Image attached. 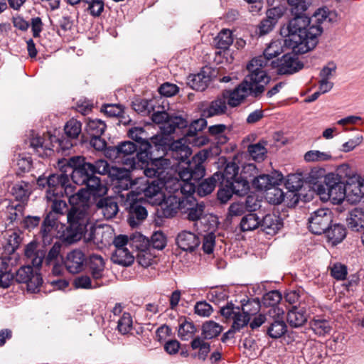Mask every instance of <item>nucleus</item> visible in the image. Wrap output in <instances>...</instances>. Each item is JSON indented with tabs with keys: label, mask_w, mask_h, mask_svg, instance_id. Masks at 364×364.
<instances>
[{
	"label": "nucleus",
	"mask_w": 364,
	"mask_h": 364,
	"mask_svg": "<svg viewBox=\"0 0 364 364\" xmlns=\"http://www.w3.org/2000/svg\"><path fill=\"white\" fill-rule=\"evenodd\" d=\"M287 2L294 17L281 30V34L286 38L284 45L296 52L307 53L317 45L322 28L311 25L310 18L303 15L308 8L306 0H287Z\"/></svg>",
	"instance_id": "1"
},
{
	"label": "nucleus",
	"mask_w": 364,
	"mask_h": 364,
	"mask_svg": "<svg viewBox=\"0 0 364 364\" xmlns=\"http://www.w3.org/2000/svg\"><path fill=\"white\" fill-rule=\"evenodd\" d=\"M63 164L74 183L79 186H84L79 191H81L84 196H102L107 193V188L101 181L100 178L96 176L105 171L107 167V161L105 159H97L92 162L88 161L86 158L80 156H72L69 159L60 160Z\"/></svg>",
	"instance_id": "2"
},
{
	"label": "nucleus",
	"mask_w": 364,
	"mask_h": 364,
	"mask_svg": "<svg viewBox=\"0 0 364 364\" xmlns=\"http://www.w3.org/2000/svg\"><path fill=\"white\" fill-rule=\"evenodd\" d=\"M79 202L72 205L67 213V223L63 228L60 239L67 245H72L84 238L86 242L95 240V225L90 213L89 196L81 191L76 195Z\"/></svg>",
	"instance_id": "3"
},
{
	"label": "nucleus",
	"mask_w": 364,
	"mask_h": 364,
	"mask_svg": "<svg viewBox=\"0 0 364 364\" xmlns=\"http://www.w3.org/2000/svg\"><path fill=\"white\" fill-rule=\"evenodd\" d=\"M205 157L201 154H196L182 166L178 172V176L183 184L177 181L174 183L175 188L173 192L180 190L181 193L187 192L191 196L195 191L201 196H205L211 193L218 183V175L213 174L212 176L199 181L204 177L205 174V168L203 165Z\"/></svg>",
	"instance_id": "4"
},
{
	"label": "nucleus",
	"mask_w": 364,
	"mask_h": 364,
	"mask_svg": "<svg viewBox=\"0 0 364 364\" xmlns=\"http://www.w3.org/2000/svg\"><path fill=\"white\" fill-rule=\"evenodd\" d=\"M248 73L244 80L233 90L223 91L230 107H235L240 105L249 95L258 97L264 92L265 86L267 85L263 81L264 74Z\"/></svg>",
	"instance_id": "5"
},
{
	"label": "nucleus",
	"mask_w": 364,
	"mask_h": 364,
	"mask_svg": "<svg viewBox=\"0 0 364 364\" xmlns=\"http://www.w3.org/2000/svg\"><path fill=\"white\" fill-rule=\"evenodd\" d=\"M61 247V244L56 242L53 245L48 254L46 255L44 250L38 249L37 244L31 242L26 247L25 255L33 267L40 268L43 261L47 266L57 263Z\"/></svg>",
	"instance_id": "6"
},
{
	"label": "nucleus",
	"mask_w": 364,
	"mask_h": 364,
	"mask_svg": "<svg viewBox=\"0 0 364 364\" xmlns=\"http://www.w3.org/2000/svg\"><path fill=\"white\" fill-rule=\"evenodd\" d=\"M283 53V46L281 41H272L264 49L262 55L253 58L247 65V70L250 73L264 74V82L267 84L270 80V77L267 75L264 68L267 65L268 62L274 58L277 57Z\"/></svg>",
	"instance_id": "7"
},
{
	"label": "nucleus",
	"mask_w": 364,
	"mask_h": 364,
	"mask_svg": "<svg viewBox=\"0 0 364 364\" xmlns=\"http://www.w3.org/2000/svg\"><path fill=\"white\" fill-rule=\"evenodd\" d=\"M317 193L324 199H330L333 203H341L346 198V183L342 182L337 174L328 173L323 184L317 188Z\"/></svg>",
	"instance_id": "8"
},
{
	"label": "nucleus",
	"mask_w": 364,
	"mask_h": 364,
	"mask_svg": "<svg viewBox=\"0 0 364 364\" xmlns=\"http://www.w3.org/2000/svg\"><path fill=\"white\" fill-rule=\"evenodd\" d=\"M137 145L130 141H124L116 146H108L105 150V156L134 169L135 166L134 156L138 148Z\"/></svg>",
	"instance_id": "9"
},
{
	"label": "nucleus",
	"mask_w": 364,
	"mask_h": 364,
	"mask_svg": "<svg viewBox=\"0 0 364 364\" xmlns=\"http://www.w3.org/2000/svg\"><path fill=\"white\" fill-rule=\"evenodd\" d=\"M58 161V167L60 173H54L50 175L46 178V183L48 189L46 191V198L48 200H52L53 197L68 196V190L71 191V186L70 184V178L68 172L64 171L66 170L65 166L62 167Z\"/></svg>",
	"instance_id": "10"
},
{
	"label": "nucleus",
	"mask_w": 364,
	"mask_h": 364,
	"mask_svg": "<svg viewBox=\"0 0 364 364\" xmlns=\"http://www.w3.org/2000/svg\"><path fill=\"white\" fill-rule=\"evenodd\" d=\"M165 181L161 179H147L139 188V193L143 195L146 202L152 205H159L165 198Z\"/></svg>",
	"instance_id": "11"
},
{
	"label": "nucleus",
	"mask_w": 364,
	"mask_h": 364,
	"mask_svg": "<svg viewBox=\"0 0 364 364\" xmlns=\"http://www.w3.org/2000/svg\"><path fill=\"white\" fill-rule=\"evenodd\" d=\"M15 280L18 283L25 284L27 291L31 293L39 291L43 284V278L39 268L33 269L31 265L20 267L16 272Z\"/></svg>",
	"instance_id": "12"
},
{
	"label": "nucleus",
	"mask_w": 364,
	"mask_h": 364,
	"mask_svg": "<svg viewBox=\"0 0 364 364\" xmlns=\"http://www.w3.org/2000/svg\"><path fill=\"white\" fill-rule=\"evenodd\" d=\"M333 213L328 208L313 212L308 219L309 229L314 235L325 234L333 223Z\"/></svg>",
	"instance_id": "13"
},
{
	"label": "nucleus",
	"mask_w": 364,
	"mask_h": 364,
	"mask_svg": "<svg viewBox=\"0 0 364 364\" xmlns=\"http://www.w3.org/2000/svg\"><path fill=\"white\" fill-rule=\"evenodd\" d=\"M284 311L280 308L270 309V316L265 328L266 334L273 339L282 338L287 332V325L284 320Z\"/></svg>",
	"instance_id": "14"
},
{
	"label": "nucleus",
	"mask_w": 364,
	"mask_h": 364,
	"mask_svg": "<svg viewBox=\"0 0 364 364\" xmlns=\"http://www.w3.org/2000/svg\"><path fill=\"white\" fill-rule=\"evenodd\" d=\"M292 53H287L282 56L281 59L272 60L271 65L274 68H277V72L280 75L293 74L304 67L296 56L297 54H304V53H298L294 51L291 48Z\"/></svg>",
	"instance_id": "15"
},
{
	"label": "nucleus",
	"mask_w": 364,
	"mask_h": 364,
	"mask_svg": "<svg viewBox=\"0 0 364 364\" xmlns=\"http://www.w3.org/2000/svg\"><path fill=\"white\" fill-rule=\"evenodd\" d=\"M220 314L226 319H232L233 323L231 326L237 331H240L250 323V318L244 314L240 307L235 306L232 302H228L225 306L220 309Z\"/></svg>",
	"instance_id": "16"
},
{
	"label": "nucleus",
	"mask_w": 364,
	"mask_h": 364,
	"mask_svg": "<svg viewBox=\"0 0 364 364\" xmlns=\"http://www.w3.org/2000/svg\"><path fill=\"white\" fill-rule=\"evenodd\" d=\"M129 196V195H127ZM141 198H127L126 201L127 210V221L132 228L137 226L147 217V210L143 205Z\"/></svg>",
	"instance_id": "17"
},
{
	"label": "nucleus",
	"mask_w": 364,
	"mask_h": 364,
	"mask_svg": "<svg viewBox=\"0 0 364 364\" xmlns=\"http://www.w3.org/2000/svg\"><path fill=\"white\" fill-rule=\"evenodd\" d=\"M171 164L170 159L160 157L151 160L144 167V175L150 179H161L164 181Z\"/></svg>",
	"instance_id": "18"
},
{
	"label": "nucleus",
	"mask_w": 364,
	"mask_h": 364,
	"mask_svg": "<svg viewBox=\"0 0 364 364\" xmlns=\"http://www.w3.org/2000/svg\"><path fill=\"white\" fill-rule=\"evenodd\" d=\"M182 213L186 214V218L190 221H198L204 215L205 205L197 203L193 196L188 195L181 200Z\"/></svg>",
	"instance_id": "19"
},
{
	"label": "nucleus",
	"mask_w": 364,
	"mask_h": 364,
	"mask_svg": "<svg viewBox=\"0 0 364 364\" xmlns=\"http://www.w3.org/2000/svg\"><path fill=\"white\" fill-rule=\"evenodd\" d=\"M176 242L181 250L189 252H193L200 244L199 237L195 233L187 230L180 232L176 237Z\"/></svg>",
	"instance_id": "20"
},
{
	"label": "nucleus",
	"mask_w": 364,
	"mask_h": 364,
	"mask_svg": "<svg viewBox=\"0 0 364 364\" xmlns=\"http://www.w3.org/2000/svg\"><path fill=\"white\" fill-rule=\"evenodd\" d=\"M85 261V254L76 249L68 253L64 264L70 273L77 274L83 270Z\"/></svg>",
	"instance_id": "21"
},
{
	"label": "nucleus",
	"mask_w": 364,
	"mask_h": 364,
	"mask_svg": "<svg viewBox=\"0 0 364 364\" xmlns=\"http://www.w3.org/2000/svg\"><path fill=\"white\" fill-rule=\"evenodd\" d=\"M283 180V176L278 172H274L272 175L260 174L257 175L252 180L253 187L257 191H267L274 185H279Z\"/></svg>",
	"instance_id": "22"
},
{
	"label": "nucleus",
	"mask_w": 364,
	"mask_h": 364,
	"mask_svg": "<svg viewBox=\"0 0 364 364\" xmlns=\"http://www.w3.org/2000/svg\"><path fill=\"white\" fill-rule=\"evenodd\" d=\"M228 103L223 92L210 102L208 107L202 109V116L206 118L227 114Z\"/></svg>",
	"instance_id": "23"
},
{
	"label": "nucleus",
	"mask_w": 364,
	"mask_h": 364,
	"mask_svg": "<svg viewBox=\"0 0 364 364\" xmlns=\"http://www.w3.org/2000/svg\"><path fill=\"white\" fill-rule=\"evenodd\" d=\"M183 141L184 139L174 141L167 152V155L178 163L184 162L192 154L191 149Z\"/></svg>",
	"instance_id": "24"
},
{
	"label": "nucleus",
	"mask_w": 364,
	"mask_h": 364,
	"mask_svg": "<svg viewBox=\"0 0 364 364\" xmlns=\"http://www.w3.org/2000/svg\"><path fill=\"white\" fill-rule=\"evenodd\" d=\"M363 186V181H361L359 177L351 178L346 183V198L350 203H358L363 193L361 191V187Z\"/></svg>",
	"instance_id": "25"
},
{
	"label": "nucleus",
	"mask_w": 364,
	"mask_h": 364,
	"mask_svg": "<svg viewBox=\"0 0 364 364\" xmlns=\"http://www.w3.org/2000/svg\"><path fill=\"white\" fill-rule=\"evenodd\" d=\"M87 264L92 279L99 282L103 277L105 269L103 257L100 255L92 254L87 259Z\"/></svg>",
	"instance_id": "26"
},
{
	"label": "nucleus",
	"mask_w": 364,
	"mask_h": 364,
	"mask_svg": "<svg viewBox=\"0 0 364 364\" xmlns=\"http://www.w3.org/2000/svg\"><path fill=\"white\" fill-rule=\"evenodd\" d=\"M182 199L176 196H169L165 198L164 200L159 205L161 206V215L164 218H172L176 213L178 210L182 212Z\"/></svg>",
	"instance_id": "27"
},
{
	"label": "nucleus",
	"mask_w": 364,
	"mask_h": 364,
	"mask_svg": "<svg viewBox=\"0 0 364 364\" xmlns=\"http://www.w3.org/2000/svg\"><path fill=\"white\" fill-rule=\"evenodd\" d=\"M11 193L16 200L25 205L31 193V186L28 182L19 181L11 187Z\"/></svg>",
	"instance_id": "28"
},
{
	"label": "nucleus",
	"mask_w": 364,
	"mask_h": 364,
	"mask_svg": "<svg viewBox=\"0 0 364 364\" xmlns=\"http://www.w3.org/2000/svg\"><path fill=\"white\" fill-rule=\"evenodd\" d=\"M347 225L352 231L364 232V209L355 208L349 213Z\"/></svg>",
	"instance_id": "29"
},
{
	"label": "nucleus",
	"mask_w": 364,
	"mask_h": 364,
	"mask_svg": "<svg viewBox=\"0 0 364 364\" xmlns=\"http://www.w3.org/2000/svg\"><path fill=\"white\" fill-rule=\"evenodd\" d=\"M97 207L101 210L104 217L112 219L117 214L119 208L116 199L114 198H103L98 200Z\"/></svg>",
	"instance_id": "30"
},
{
	"label": "nucleus",
	"mask_w": 364,
	"mask_h": 364,
	"mask_svg": "<svg viewBox=\"0 0 364 364\" xmlns=\"http://www.w3.org/2000/svg\"><path fill=\"white\" fill-rule=\"evenodd\" d=\"M282 225L281 219L275 214H267L262 220L260 219L259 226L269 235L275 234Z\"/></svg>",
	"instance_id": "31"
},
{
	"label": "nucleus",
	"mask_w": 364,
	"mask_h": 364,
	"mask_svg": "<svg viewBox=\"0 0 364 364\" xmlns=\"http://www.w3.org/2000/svg\"><path fill=\"white\" fill-rule=\"evenodd\" d=\"M210 80V76L205 70H202L198 74L190 75L188 85L193 90L203 91L207 88Z\"/></svg>",
	"instance_id": "32"
},
{
	"label": "nucleus",
	"mask_w": 364,
	"mask_h": 364,
	"mask_svg": "<svg viewBox=\"0 0 364 364\" xmlns=\"http://www.w3.org/2000/svg\"><path fill=\"white\" fill-rule=\"evenodd\" d=\"M138 149L135 153L134 161L135 166L134 168H137L141 166H146L147 163H149L151 159V151L152 146L149 142H145L141 144V146L137 147Z\"/></svg>",
	"instance_id": "33"
},
{
	"label": "nucleus",
	"mask_w": 364,
	"mask_h": 364,
	"mask_svg": "<svg viewBox=\"0 0 364 364\" xmlns=\"http://www.w3.org/2000/svg\"><path fill=\"white\" fill-rule=\"evenodd\" d=\"M328 240L333 245L340 243L346 236V229L343 225L335 223L330 225L325 232Z\"/></svg>",
	"instance_id": "34"
},
{
	"label": "nucleus",
	"mask_w": 364,
	"mask_h": 364,
	"mask_svg": "<svg viewBox=\"0 0 364 364\" xmlns=\"http://www.w3.org/2000/svg\"><path fill=\"white\" fill-rule=\"evenodd\" d=\"M240 310L249 318L257 314L261 307V302L258 298H247L240 301Z\"/></svg>",
	"instance_id": "35"
},
{
	"label": "nucleus",
	"mask_w": 364,
	"mask_h": 364,
	"mask_svg": "<svg viewBox=\"0 0 364 364\" xmlns=\"http://www.w3.org/2000/svg\"><path fill=\"white\" fill-rule=\"evenodd\" d=\"M188 122L186 119L180 116H170L166 122V125H163L164 132L167 134H171L176 132L177 129L181 130L187 128Z\"/></svg>",
	"instance_id": "36"
},
{
	"label": "nucleus",
	"mask_w": 364,
	"mask_h": 364,
	"mask_svg": "<svg viewBox=\"0 0 364 364\" xmlns=\"http://www.w3.org/2000/svg\"><path fill=\"white\" fill-rule=\"evenodd\" d=\"M228 183L234 191V193L240 196L247 194L250 190V181L242 174H240L231 181H228Z\"/></svg>",
	"instance_id": "37"
},
{
	"label": "nucleus",
	"mask_w": 364,
	"mask_h": 364,
	"mask_svg": "<svg viewBox=\"0 0 364 364\" xmlns=\"http://www.w3.org/2000/svg\"><path fill=\"white\" fill-rule=\"evenodd\" d=\"M150 247V241L149 238L144 236L139 232H134L129 236V247L132 250L141 252L147 250Z\"/></svg>",
	"instance_id": "38"
},
{
	"label": "nucleus",
	"mask_w": 364,
	"mask_h": 364,
	"mask_svg": "<svg viewBox=\"0 0 364 364\" xmlns=\"http://www.w3.org/2000/svg\"><path fill=\"white\" fill-rule=\"evenodd\" d=\"M223 326L214 321L210 320L204 322L202 325L203 339H212L220 334Z\"/></svg>",
	"instance_id": "39"
},
{
	"label": "nucleus",
	"mask_w": 364,
	"mask_h": 364,
	"mask_svg": "<svg viewBox=\"0 0 364 364\" xmlns=\"http://www.w3.org/2000/svg\"><path fill=\"white\" fill-rule=\"evenodd\" d=\"M260 218L255 213L245 215L240 221V227L242 232L252 231L259 227Z\"/></svg>",
	"instance_id": "40"
},
{
	"label": "nucleus",
	"mask_w": 364,
	"mask_h": 364,
	"mask_svg": "<svg viewBox=\"0 0 364 364\" xmlns=\"http://www.w3.org/2000/svg\"><path fill=\"white\" fill-rule=\"evenodd\" d=\"M112 259L114 263L123 266H129L134 261V257L127 248L115 250Z\"/></svg>",
	"instance_id": "41"
},
{
	"label": "nucleus",
	"mask_w": 364,
	"mask_h": 364,
	"mask_svg": "<svg viewBox=\"0 0 364 364\" xmlns=\"http://www.w3.org/2000/svg\"><path fill=\"white\" fill-rule=\"evenodd\" d=\"M287 321L291 327L301 326L306 321V316L302 310L293 306L287 313Z\"/></svg>",
	"instance_id": "42"
},
{
	"label": "nucleus",
	"mask_w": 364,
	"mask_h": 364,
	"mask_svg": "<svg viewBox=\"0 0 364 364\" xmlns=\"http://www.w3.org/2000/svg\"><path fill=\"white\" fill-rule=\"evenodd\" d=\"M239 167L234 163H228L223 172H216L215 174L218 175V181L220 182L228 183L240 176L238 174Z\"/></svg>",
	"instance_id": "43"
},
{
	"label": "nucleus",
	"mask_w": 364,
	"mask_h": 364,
	"mask_svg": "<svg viewBox=\"0 0 364 364\" xmlns=\"http://www.w3.org/2000/svg\"><path fill=\"white\" fill-rule=\"evenodd\" d=\"M106 128V124L101 119H89L85 127V131L90 136H101Z\"/></svg>",
	"instance_id": "44"
},
{
	"label": "nucleus",
	"mask_w": 364,
	"mask_h": 364,
	"mask_svg": "<svg viewBox=\"0 0 364 364\" xmlns=\"http://www.w3.org/2000/svg\"><path fill=\"white\" fill-rule=\"evenodd\" d=\"M217 48L226 50L233 42L232 31L229 29H223L213 41Z\"/></svg>",
	"instance_id": "45"
},
{
	"label": "nucleus",
	"mask_w": 364,
	"mask_h": 364,
	"mask_svg": "<svg viewBox=\"0 0 364 364\" xmlns=\"http://www.w3.org/2000/svg\"><path fill=\"white\" fill-rule=\"evenodd\" d=\"M73 285L75 289H91L100 287L102 284L98 281L92 282L90 276L82 274L73 279Z\"/></svg>",
	"instance_id": "46"
},
{
	"label": "nucleus",
	"mask_w": 364,
	"mask_h": 364,
	"mask_svg": "<svg viewBox=\"0 0 364 364\" xmlns=\"http://www.w3.org/2000/svg\"><path fill=\"white\" fill-rule=\"evenodd\" d=\"M191 346L193 350L199 349L198 358L202 360H205L206 359L210 351V343L205 342L200 336H196L192 340Z\"/></svg>",
	"instance_id": "47"
},
{
	"label": "nucleus",
	"mask_w": 364,
	"mask_h": 364,
	"mask_svg": "<svg viewBox=\"0 0 364 364\" xmlns=\"http://www.w3.org/2000/svg\"><path fill=\"white\" fill-rule=\"evenodd\" d=\"M311 327L316 334L325 336L330 333L332 326L330 321L324 318H314L311 321Z\"/></svg>",
	"instance_id": "48"
},
{
	"label": "nucleus",
	"mask_w": 364,
	"mask_h": 364,
	"mask_svg": "<svg viewBox=\"0 0 364 364\" xmlns=\"http://www.w3.org/2000/svg\"><path fill=\"white\" fill-rule=\"evenodd\" d=\"M66 136L70 139H76L82 132V124L80 121L72 118L64 127Z\"/></svg>",
	"instance_id": "49"
},
{
	"label": "nucleus",
	"mask_w": 364,
	"mask_h": 364,
	"mask_svg": "<svg viewBox=\"0 0 364 364\" xmlns=\"http://www.w3.org/2000/svg\"><path fill=\"white\" fill-rule=\"evenodd\" d=\"M304 159L306 162H323L331 161L333 157L329 151L310 150L305 153Z\"/></svg>",
	"instance_id": "50"
},
{
	"label": "nucleus",
	"mask_w": 364,
	"mask_h": 364,
	"mask_svg": "<svg viewBox=\"0 0 364 364\" xmlns=\"http://www.w3.org/2000/svg\"><path fill=\"white\" fill-rule=\"evenodd\" d=\"M328 174L323 168H314L309 173L308 180L309 183L314 186V189L317 192V188L320 184H323L324 178Z\"/></svg>",
	"instance_id": "51"
},
{
	"label": "nucleus",
	"mask_w": 364,
	"mask_h": 364,
	"mask_svg": "<svg viewBox=\"0 0 364 364\" xmlns=\"http://www.w3.org/2000/svg\"><path fill=\"white\" fill-rule=\"evenodd\" d=\"M247 151L252 159L258 162L264 160L267 152L264 145L260 142L249 145Z\"/></svg>",
	"instance_id": "52"
},
{
	"label": "nucleus",
	"mask_w": 364,
	"mask_h": 364,
	"mask_svg": "<svg viewBox=\"0 0 364 364\" xmlns=\"http://www.w3.org/2000/svg\"><path fill=\"white\" fill-rule=\"evenodd\" d=\"M128 136L137 143V146H141V144L149 141L147 132L142 127H132L128 131Z\"/></svg>",
	"instance_id": "53"
},
{
	"label": "nucleus",
	"mask_w": 364,
	"mask_h": 364,
	"mask_svg": "<svg viewBox=\"0 0 364 364\" xmlns=\"http://www.w3.org/2000/svg\"><path fill=\"white\" fill-rule=\"evenodd\" d=\"M278 186L274 185L266 191V198L270 203L278 205L284 200V193Z\"/></svg>",
	"instance_id": "54"
},
{
	"label": "nucleus",
	"mask_w": 364,
	"mask_h": 364,
	"mask_svg": "<svg viewBox=\"0 0 364 364\" xmlns=\"http://www.w3.org/2000/svg\"><path fill=\"white\" fill-rule=\"evenodd\" d=\"M196 331L193 323L186 319L180 323L178 335L181 340L187 341L191 338Z\"/></svg>",
	"instance_id": "55"
},
{
	"label": "nucleus",
	"mask_w": 364,
	"mask_h": 364,
	"mask_svg": "<svg viewBox=\"0 0 364 364\" xmlns=\"http://www.w3.org/2000/svg\"><path fill=\"white\" fill-rule=\"evenodd\" d=\"M282 294L277 290L270 291L262 296V303L264 306H270L271 309L279 308L277 304L282 300Z\"/></svg>",
	"instance_id": "56"
},
{
	"label": "nucleus",
	"mask_w": 364,
	"mask_h": 364,
	"mask_svg": "<svg viewBox=\"0 0 364 364\" xmlns=\"http://www.w3.org/2000/svg\"><path fill=\"white\" fill-rule=\"evenodd\" d=\"M331 13L326 9H318L314 14L313 18H310L311 25L319 26L322 29L323 28L321 26V24L325 21H333V18L331 17Z\"/></svg>",
	"instance_id": "57"
},
{
	"label": "nucleus",
	"mask_w": 364,
	"mask_h": 364,
	"mask_svg": "<svg viewBox=\"0 0 364 364\" xmlns=\"http://www.w3.org/2000/svg\"><path fill=\"white\" fill-rule=\"evenodd\" d=\"M6 209L8 212L7 220H9L10 223H13L23 215L25 205L23 204L13 205L9 203Z\"/></svg>",
	"instance_id": "58"
},
{
	"label": "nucleus",
	"mask_w": 364,
	"mask_h": 364,
	"mask_svg": "<svg viewBox=\"0 0 364 364\" xmlns=\"http://www.w3.org/2000/svg\"><path fill=\"white\" fill-rule=\"evenodd\" d=\"M132 328V318L129 313L124 312L118 321L117 329L123 335L129 332Z\"/></svg>",
	"instance_id": "59"
},
{
	"label": "nucleus",
	"mask_w": 364,
	"mask_h": 364,
	"mask_svg": "<svg viewBox=\"0 0 364 364\" xmlns=\"http://www.w3.org/2000/svg\"><path fill=\"white\" fill-rule=\"evenodd\" d=\"M60 197L61 196L53 197L52 200H49L50 201H52V210L50 212H52L53 214H67L70 209L68 208V206L65 200L59 199Z\"/></svg>",
	"instance_id": "60"
},
{
	"label": "nucleus",
	"mask_w": 364,
	"mask_h": 364,
	"mask_svg": "<svg viewBox=\"0 0 364 364\" xmlns=\"http://www.w3.org/2000/svg\"><path fill=\"white\" fill-rule=\"evenodd\" d=\"M221 187L218 191L217 196L221 203H226L230 200L234 193V191L230 188L228 183L219 182Z\"/></svg>",
	"instance_id": "61"
},
{
	"label": "nucleus",
	"mask_w": 364,
	"mask_h": 364,
	"mask_svg": "<svg viewBox=\"0 0 364 364\" xmlns=\"http://www.w3.org/2000/svg\"><path fill=\"white\" fill-rule=\"evenodd\" d=\"M44 139L40 136H33L29 139V146L33 149L41 157L47 155L46 149L43 146Z\"/></svg>",
	"instance_id": "62"
},
{
	"label": "nucleus",
	"mask_w": 364,
	"mask_h": 364,
	"mask_svg": "<svg viewBox=\"0 0 364 364\" xmlns=\"http://www.w3.org/2000/svg\"><path fill=\"white\" fill-rule=\"evenodd\" d=\"M195 314L200 316L208 317L213 311V307L205 301L196 302L194 306Z\"/></svg>",
	"instance_id": "63"
},
{
	"label": "nucleus",
	"mask_w": 364,
	"mask_h": 364,
	"mask_svg": "<svg viewBox=\"0 0 364 364\" xmlns=\"http://www.w3.org/2000/svg\"><path fill=\"white\" fill-rule=\"evenodd\" d=\"M86 4L88 5L87 11L93 17L100 16L104 11L105 4L102 0H92Z\"/></svg>",
	"instance_id": "64"
}]
</instances>
